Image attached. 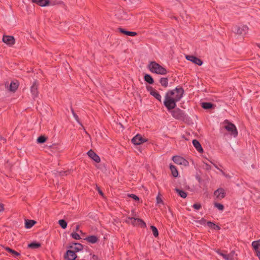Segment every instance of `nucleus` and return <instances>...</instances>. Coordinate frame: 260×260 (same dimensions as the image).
Returning a JSON list of instances; mask_svg holds the SVG:
<instances>
[{
  "mask_svg": "<svg viewBox=\"0 0 260 260\" xmlns=\"http://www.w3.org/2000/svg\"><path fill=\"white\" fill-rule=\"evenodd\" d=\"M214 207L217 208V209L220 211H222L224 209L223 205L220 203H215L214 204Z\"/></svg>",
  "mask_w": 260,
  "mask_h": 260,
  "instance_id": "c9c22d12",
  "label": "nucleus"
},
{
  "mask_svg": "<svg viewBox=\"0 0 260 260\" xmlns=\"http://www.w3.org/2000/svg\"><path fill=\"white\" fill-rule=\"evenodd\" d=\"M207 225L212 230H214L215 231H219L220 230V227L216 224H215L214 223L212 222L211 221H207Z\"/></svg>",
  "mask_w": 260,
  "mask_h": 260,
  "instance_id": "4be33fe9",
  "label": "nucleus"
},
{
  "mask_svg": "<svg viewBox=\"0 0 260 260\" xmlns=\"http://www.w3.org/2000/svg\"><path fill=\"white\" fill-rule=\"evenodd\" d=\"M71 236L73 238L76 239V240H79L81 237L77 233H72L71 234Z\"/></svg>",
  "mask_w": 260,
  "mask_h": 260,
  "instance_id": "58836bf2",
  "label": "nucleus"
},
{
  "mask_svg": "<svg viewBox=\"0 0 260 260\" xmlns=\"http://www.w3.org/2000/svg\"><path fill=\"white\" fill-rule=\"evenodd\" d=\"M58 224L63 229H65L67 226V222L63 219L59 220Z\"/></svg>",
  "mask_w": 260,
  "mask_h": 260,
  "instance_id": "72a5a7b5",
  "label": "nucleus"
},
{
  "mask_svg": "<svg viewBox=\"0 0 260 260\" xmlns=\"http://www.w3.org/2000/svg\"><path fill=\"white\" fill-rule=\"evenodd\" d=\"M225 125L224 126V128L228 132L231 133V134L234 137H236L238 135V132L234 124L232 123L228 122L227 120L224 121Z\"/></svg>",
  "mask_w": 260,
  "mask_h": 260,
  "instance_id": "39448f33",
  "label": "nucleus"
},
{
  "mask_svg": "<svg viewBox=\"0 0 260 260\" xmlns=\"http://www.w3.org/2000/svg\"><path fill=\"white\" fill-rule=\"evenodd\" d=\"M85 240L92 244L95 243L98 240V238L95 236H90L86 238Z\"/></svg>",
  "mask_w": 260,
  "mask_h": 260,
  "instance_id": "b1692460",
  "label": "nucleus"
},
{
  "mask_svg": "<svg viewBox=\"0 0 260 260\" xmlns=\"http://www.w3.org/2000/svg\"><path fill=\"white\" fill-rule=\"evenodd\" d=\"M125 222L133 226H140L144 228L146 227V223L142 219L138 218L128 217L125 218Z\"/></svg>",
  "mask_w": 260,
  "mask_h": 260,
  "instance_id": "7ed1b4c3",
  "label": "nucleus"
},
{
  "mask_svg": "<svg viewBox=\"0 0 260 260\" xmlns=\"http://www.w3.org/2000/svg\"><path fill=\"white\" fill-rule=\"evenodd\" d=\"M70 248L72 249V250L75 251V253L81 251V252L84 249L83 246L80 243H74L70 246Z\"/></svg>",
  "mask_w": 260,
  "mask_h": 260,
  "instance_id": "9b49d317",
  "label": "nucleus"
},
{
  "mask_svg": "<svg viewBox=\"0 0 260 260\" xmlns=\"http://www.w3.org/2000/svg\"><path fill=\"white\" fill-rule=\"evenodd\" d=\"M30 92L34 99L37 98L38 95V84L37 81H34L30 87Z\"/></svg>",
  "mask_w": 260,
  "mask_h": 260,
  "instance_id": "4468645a",
  "label": "nucleus"
},
{
  "mask_svg": "<svg viewBox=\"0 0 260 260\" xmlns=\"http://www.w3.org/2000/svg\"><path fill=\"white\" fill-rule=\"evenodd\" d=\"M184 93V90L181 86H177L175 89L166 92L164 105L168 111L175 109L176 103L183 98Z\"/></svg>",
  "mask_w": 260,
  "mask_h": 260,
  "instance_id": "f257e3e1",
  "label": "nucleus"
},
{
  "mask_svg": "<svg viewBox=\"0 0 260 260\" xmlns=\"http://www.w3.org/2000/svg\"><path fill=\"white\" fill-rule=\"evenodd\" d=\"M156 201L157 204H161L162 203V200L158 196L156 198Z\"/></svg>",
  "mask_w": 260,
  "mask_h": 260,
  "instance_id": "37998d69",
  "label": "nucleus"
},
{
  "mask_svg": "<svg viewBox=\"0 0 260 260\" xmlns=\"http://www.w3.org/2000/svg\"><path fill=\"white\" fill-rule=\"evenodd\" d=\"M185 58L187 60L190 61L192 62L198 66H201L203 64V62L202 61V60L194 56L186 55L185 56Z\"/></svg>",
  "mask_w": 260,
  "mask_h": 260,
  "instance_id": "1a4fd4ad",
  "label": "nucleus"
},
{
  "mask_svg": "<svg viewBox=\"0 0 260 260\" xmlns=\"http://www.w3.org/2000/svg\"><path fill=\"white\" fill-rule=\"evenodd\" d=\"M199 222L200 224L201 225H207V222H206V220L204 219V218H202L199 221Z\"/></svg>",
  "mask_w": 260,
  "mask_h": 260,
  "instance_id": "79ce46f5",
  "label": "nucleus"
},
{
  "mask_svg": "<svg viewBox=\"0 0 260 260\" xmlns=\"http://www.w3.org/2000/svg\"><path fill=\"white\" fill-rule=\"evenodd\" d=\"M252 245L256 255L260 259V243L258 242H253Z\"/></svg>",
  "mask_w": 260,
  "mask_h": 260,
  "instance_id": "a211bd4d",
  "label": "nucleus"
},
{
  "mask_svg": "<svg viewBox=\"0 0 260 260\" xmlns=\"http://www.w3.org/2000/svg\"><path fill=\"white\" fill-rule=\"evenodd\" d=\"M147 141V139L143 138L141 135L138 134L136 136H135L132 139V143L137 145H139L144 142H146Z\"/></svg>",
  "mask_w": 260,
  "mask_h": 260,
  "instance_id": "0eeeda50",
  "label": "nucleus"
},
{
  "mask_svg": "<svg viewBox=\"0 0 260 260\" xmlns=\"http://www.w3.org/2000/svg\"><path fill=\"white\" fill-rule=\"evenodd\" d=\"M19 83L17 81H13L9 86H7L8 89L11 92H15L18 89Z\"/></svg>",
  "mask_w": 260,
  "mask_h": 260,
  "instance_id": "2eb2a0df",
  "label": "nucleus"
},
{
  "mask_svg": "<svg viewBox=\"0 0 260 260\" xmlns=\"http://www.w3.org/2000/svg\"><path fill=\"white\" fill-rule=\"evenodd\" d=\"M175 190L176 192V193L178 194V196H179L180 197H181V198H182L183 199H184V198H185L186 197L187 193L184 190H182L181 189H178L177 188H176L175 189Z\"/></svg>",
  "mask_w": 260,
  "mask_h": 260,
  "instance_id": "a878e982",
  "label": "nucleus"
},
{
  "mask_svg": "<svg viewBox=\"0 0 260 260\" xmlns=\"http://www.w3.org/2000/svg\"><path fill=\"white\" fill-rule=\"evenodd\" d=\"M172 160L176 164L183 165L184 166H187L189 164L187 160L183 157L178 155L173 156Z\"/></svg>",
  "mask_w": 260,
  "mask_h": 260,
  "instance_id": "423d86ee",
  "label": "nucleus"
},
{
  "mask_svg": "<svg viewBox=\"0 0 260 260\" xmlns=\"http://www.w3.org/2000/svg\"><path fill=\"white\" fill-rule=\"evenodd\" d=\"M257 46L260 48V44H257Z\"/></svg>",
  "mask_w": 260,
  "mask_h": 260,
  "instance_id": "8fccbe9b",
  "label": "nucleus"
},
{
  "mask_svg": "<svg viewBox=\"0 0 260 260\" xmlns=\"http://www.w3.org/2000/svg\"><path fill=\"white\" fill-rule=\"evenodd\" d=\"M64 173L66 175H67L68 174L67 172H64Z\"/></svg>",
  "mask_w": 260,
  "mask_h": 260,
  "instance_id": "3c124183",
  "label": "nucleus"
},
{
  "mask_svg": "<svg viewBox=\"0 0 260 260\" xmlns=\"http://www.w3.org/2000/svg\"><path fill=\"white\" fill-rule=\"evenodd\" d=\"M152 232L153 233V234L155 237H157L158 236V231L157 229V228L153 225H151L150 227Z\"/></svg>",
  "mask_w": 260,
  "mask_h": 260,
  "instance_id": "f704fd0d",
  "label": "nucleus"
},
{
  "mask_svg": "<svg viewBox=\"0 0 260 260\" xmlns=\"http://www.w3.org/2000/svg\"><path fill=\"white\" fill-rule=\"evenodd\" d=\"M29 248L32 249H36L41 246V244L37 242H32L28 244V245Z\"/></svg>",
  "mask_w": 260,
  "mask_h": 260,
  "instance_id": "473e14b6",
  "label": "nucleus"
},
{
  "mask_svg": "<svg viewBox=\"0 0 260 260\" xmlns=\"http://www.w3.org/2000/svg\"><path fill=\"white\" fill-rule=\"evenodd\" d=\"M5 249L7 250L8 252L13 254L15 256H18L20 255V253L18 252L17 251L8 247H5Z\"/></svg>",
  "mask_w": 260,
  "mask_h": 260,
  "instance_id": "c85d7f7f",
  "label": "nucleus"
},
{
  "mask_svg": "<svg viewBox=\"0 0 260 260\" xmlns=\"http://www.w3.org/2000/svg\"><path fill=\"white\" fill-rule=\"evenodd\" d=\"M46 138L44 136H41L37 139V142L39 143H43L46 141Z\"/></svg>",
  "mask_w": 260,
  "mask_h": 260,
  "instance_id": "e433bc0d",
  "label": "nucleus"
},
{
  "mask_svg": "<svg viewBox=\"0 0 260 260\" xmlns=\"http://www.w3.org/2000/svg\"><path fill=\"white\" fill-rule=\"evenodd\" d=\"M4 210V205L3 204L0 203V211H3Z\"/></svg>",
  "mask_w": 260,
  "mask_h": 260,
  "instance_id": "49530a36",
  "label": "nucleus"
},
{
  "mask_svg": "<svg viewBox=\"0 0 260 260\" xmlns=\"http://www.w3.org/2000/svg\"><path fill=\"white\" fill-rule=\"evenodd\" d=\"M144 79L147 82L151 84H153L154 82L153 79L152 78L151 76H150L149 74H146L145 75Z\"/></svg>",
  "mask_w": 260,
  "mask_h": 260,
  "instance_id": "7c9ffc66",
  "label": "nucleus"
},
{
  "mask_svg": "<svg viewBox=\"0 0 260 260\" xmlns=\"http://www.w3.org/2000/svg\"><path fill=\"white\" fill-rule=\"evenodd\" d=\"M97 188H98V191L99 192V193L102 196H104V194L102 192V191L100 189V188L99 187H97Z\"/></svg>",
  "mask_w": 260,
  "mask_h": 260,
  "instance_id": "a18cd8bd",
  "label": "nucleus"
},
{
  "mask_svg": "<svg viewBox=\"0 0 260 260\" xmlns=\"http://www.w3.org/2000/svg\"><path fill=\"white\" fill-rule=\"evenodd\" d=\"M36 221L33 220H25V225L26 229L31 228L35 224Z\"/></svg>",
  "mask_w": 260,
  "mask_h": 260,
  "instance_id": "cd10ccee",
  "label": "nucleus"
},
{
  "mask_svg": "<svg viewBox=\"0 0 260 260\" xmlns=\"http://www.w3.org/2000/svg\"><path fill=\"white\" fill-rule=\"evenodd\" d=\"M150 88L151 89L149 90L150 94L154 96L158 101L161 102V96L160 95L159 93L157 90L152 88V87H151Z\"/></svg>",
  "mask_w": 260,
  "mask_h": 260,
  "instance_id": "f3484780",
  "label": "nucleus"
},
{
  "mask_svg": "<svg viewBox=\"0 0 260 260\" xmlns=\"http://www.w3.org/2000/svg\"><path fill=\"white\" fill-rule=\"evenodd\" d=\"M64 257L66 260H76L77 258L80 257V256H77L75 251L68 250L67 251Z\"/></svg>",
  "mask_w": 260,
  "mask_h": 260,
  "instance_id": "6e6552de",
  "label": "nucleus"
},
{
  "mask_svg": "<svg viewBox=\"0 0 260 260\" xmlns=\"http://www.w3.org/2000/svg\"><path fill=\"white\" fill-rule=\"evenodd\" d=\"M170 111L172 116L176 119L184 120L187 118V115L179 108L171 110Z\"/></svg>",
  "mask_w": 260,
  "mask_h": 260,
  "instance_id": "20e7f679",
  "label": "nucleus"
},
{
  "mask_svg": "<svg viewBox=\"0 0 260 260\" xmlns=\"http://www.w3.org/2000/svg\"><path fill=\"white\" fill-rule=\"evenodd\" d=\"M192 144L198 152L200 153H202L203 152V149L201 144L198 140H193L192 141Z\"/></svg>",
  "mask_w": 260,
  "mask_h": 260,
  "instance_id": "aec40b11",
  "label": "nucleus"
},
{
  "mask_svg": "<svg viewBox=\"0 0 260 260\" xmlns=\"http://www.w3.org/2000/svg\"><path fill=\"white\" fill-rule=\"evenodd\" d=\"M92 258L94 259H96L98 258V256L94 254H93V255L91 254V258Z\"/></svg>",
  "mask_w": 260,
  "mask_h": 260,
  "instance_id": "de8ad7c7",
  "label": "nucleus"
},
{
  "mask_svg": "<svg viewBox=\"0 0 260 260\" xmlns=\"http://www.w3.org/2000/svg\"><path fill=\"white\" fill-rule=\"evenodd\" d=\"M159 82L161 85L165 87H167L168 85V79L167 78H161Z\"/></svg>",
  "mask_w": 260,
  "mask_h": 260,
  "instance_id": "c756f323",
  "label": "nucleus"
},
{
  "mask_svg": "<svg viewBox=\"0 0 260 260\" xmlns=\"http://www.w3.org/2000/svg\"><path fill=\"white\" fill-rule=\"evenodd\" d=\"M232 30L236 34L241 35L243 31V27L241 28L240 26L236 25L233 28Z\"/></svg>",
  "mask_w": 260,
  "mask_h": 260,
  "instance_id": "bb28decb",
  "label": "nucleus"
},
{
  "mask_svg": "<svg viewBox=\"0 0 260 260\" xmlns=\"http://www.w3.org/2000/svg\"><path fill=\"white\" fill-rule=\"evenodd\" d=\"M213 106V105L209 102H204L202 104V107L205 109H210L212 108Z\"/></svg>",
  "mask_w": 260,
  "mask_h": 260,
  "instance_id": "2f4dec72",
  "label": "nucleus"
},
{
  "mask_svg": "<svg viewBox=\"0 0 260 260\" xmlns=\"http://www.w3.org/2000/svg\"><path fill=\"white\" fill-rule=\"evenodd\" d=\"M214 166H215V167L216 169H217L219 170L221 172H222V171L221 170H220V169L218 168V167H217L215 164H214Z\"/></svg>",
  "mask_w": 260,
  "mask_h": 260,
  "instance_id": "09e8293b",
  "label": "nucleus"
},
{
  "mask_svg": "<svg viewBox=\"0 0 260 260\" xmlns=\"http://www.w3.org/2000/svg\"><path fill=\"white\" fill-rule=\"evenodd\" d=\"M88 156L96 162H100V157L92 149H90L87 152Z\"/></svg>",
  "mask_w": 260,
  "mask_h": 260,
  "instance_id": "f8f14e48",
  "label": "nucleus"
},
{
  "mask_svg": "<svg viewBox=\"0 0 260 260\" xmlns=\"http://www.w3.org/2000/svg\"><path fill=\"white\" fill-rule=\"evenodd\" d=\"M170 169L171 171V173L172 176L174 177H177L178 175V171L176 168V167L173 165H170Z\"/></svg>",
  "mask_w": 260,
  "mask_h": 260,
  "instance_id": "393cba45",
  "label": "nucleus"
},
{
  "mask_svg": "<svg viewBox=\"0 0 260 260\" xmlns=\"http://www.w3.org/2000/svg\"><path fill=\"white\" fill-rule=\"evenodd\" d=\"M130 198H132L133 200L137 201H139V197L134 194H129L128 195Z\"/></svg>",
  "mask_w": 260,
  "mask_h": 260,
  "instance_id": "ea45409f",
  "label": "nucleus"
},
{
  "mask_svg": "<svg viewBox=\"0 0 260 260\" xmlns=\"http://www.w3.org/2000/svg\"><path fill=\"white\" fill-rule=\"evenodd\" d=\"M216 252L220 256H221L225 260H234V252H231L229 254H225L221 252L219 250H216Z\"/></svg>",
  "mask_w": 260,
  "mask_h": 260,
  "instance_id": "9d476101",
  "label": "nucleus"
},
{
  "mask_svg": "<svg viewBox=\"0 0 260 260\" xmlns=\"http://www.w3.org/2000/svg\"><path fill=\"white\" fill-rule=\"evenodd\" d=\"M3 41L5 43L9 45H12L15 43V39L12 36H4Z\"/></svg>",
  "mask_w": 260,
  "mask_h": 260,
  "instance_id": "dca6fc26",
  "label": "nucleus"
},
{
  "mask_svg": "<svg viewBox=\"0 0 260 260\" xmlns=\"http://www.w3.org/2000/svg\"><path fill=\"white\" fill-rule=\"evenodd\" d=\"M119 30L120 32L129 36H135L137 35V33L134 31H129L124 30L123 28H119Z\"/></svg>",
  "mask_w": 260,
  "mask_h": 260,
  "instance_id": "5701e85b",
  "label": "nucleus"
},
{
  "mask_svg": "<svg viewBox=\"0 0 260 260\" xmlns=\"http://www.w3.org/2000/svg\"><path fill=\"white\" fill-rule=\"evenodd\" d=\"M192 207L196 210H199L201 207V205L199 203H196L192 205Z\"/></svg>",
  "mask_w": 260,
  "mask_h": 260,
  "instance_id": "a19ab883",
  "label": "nucleus"
},
{
  "mask_svg": "<svg viewBox=\"0 0 260 260\" xmlns=\"http://www.w3.org/2000/svg\"><path fill=\"white\" fill-rule=\"evenodd\" d=\"M214 196L219 199L223 198L225 196L224 190L222 188L217 189L214 192Z\"/></svg>",
  "mask_w": 260,
  "mask_h": 260,
  "instance_id": "6ab92c4d",
  "label": "nucleus"
},
{
  "mask_svg": "<svg viewBox=\"0 0 260 260\" xmlns=\"http://www.w3.org/2000/svg\"><path fill=\"white\" fill-rule=\"evenodd\" d=\"M204 165L205 166V168L207 169V170H210L211 169V166L208 165V164L207 163H204Z\"/></svg>",
  "mask_w": 260,
  "mask_h": 260,
  "instance_id": "c03bdc74",
  "label": "nucleus"
},
{
  "mask_svg": "<svg viewBox=\"0 0 260 260\" xmlns=\"http://www.w3.org/2000/svg\"><path fill=\"white\" fill-rule=\"evenodd\" d=\"M80 254L81 255H79L80 257H81L83 259L86 260H90L91 259V253L89 250L87 249H84L80 253Z\"/></svg>",
  "mask_w": 260,
  "mask_h": 260,
  "instance_id": "ddd939ff",
  "label": "nucleus"
},
{
  "mask_svg": "<svg viewBox=\"0 0 260 260\" xmlns=\"http://www.w3.org/2000/svg\"><path fill=\"white\" fill-rule=\"evenodd\" d=\"M72 113L73 116L74 118H75V119L76 120V121L78 123L81 124L80 122L79 118L78 115L75 113V112H74L73 109H72Z\"/></svg>",
  "mask_w": 260,
  "mask_h": 260,
  "instance_id": "4c0bfd02",
  "label": "nucleus"
},
{
  "mask_svg": "<svg viewBox=\"0 0 260 260\" xmlns=\"http://www.w3.org/2000/svg\"><path fill=\"white\" fill-rule=\"evenodd\" d=\"M149 68L151 72L157 74L166 75L167 73V70L155 61L150 62Z\"/></svg>",
  "mask_w": 260,
  "mask_h": 260,
  "instance_id": "f03ea898",
  "label": "nucleus"
},
{
  "mask_svg": "<svg viewBox=\"0 0 260 260\" xmlns=\"http://www.w3.org/2000/svg\"><path fill=\"white\" fill-rule=\"evenodd\" d=\"M32 2L41 7H45L48 5L49 0H32Z\"/></svg>",
  "mask_w": 260,
  "mask_h": 260,
  "instance_id": "412c9836",
  "label": "nucleus"
}]
</instances>
